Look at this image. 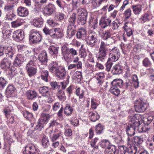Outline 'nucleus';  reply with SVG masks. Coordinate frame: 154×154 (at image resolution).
<instances>
[{
	"instance_id": "nucleus-1",
	"label": "nucleus",
	"mask_w": 154,
	"mask_h": 154,
	"mask_svg": "<svg viewBox=\"0 0 154 154\" xmlns=\"http://www.w3.org/2000/svg\"><path fill=\"white\" fill-rule=\"evenodd\" d=\"M37 63L36 57L33 56L32 59L26 64V69L29 76L34 75L37 72L36 68L34 67L36 65Z\"/></svg>"
},
{
	"instance_id": "nucleus-2",
	"label": "nucleus",
	"mask_w": 154,
	"mask_h": 154,
	"mask_svg": "<svg viewBox=\"0 0 154 154\" xmlns=\"http://www.w3.org/2000/svg\"><path fill=\"white\" fill-rule=\"evenodd\" d=\"M108 51V45L103 41L100 42L99 49L97 60L103 62L106 58V55Z\"/></svg>"
},
{
	"instance_id": "nucleus-3",
	"label": "nucleus",
	"mask_w": 154,
	"mask_h": 154,
	"mask_svg": "<svg viewBox=\"0 0 154 154\" xmlns=\"http://www.w3.org/2000/svg\"><path fill=\"white\" fill-rule=\"evenodd\" d=\"M29 39L33 43H37L41 41L42 37L39 31L32 30L30 32Z\"/></svg>"
},
{
	"instance_id": "nucleus-4",
	"label": "nucleus",
	"mask_w": 154,
	"mask_h": 154,
	"mask_svg": "<svg viewBox=\"0 0 154 154\" xmlns=\"http://www.w3.org/2000/svg\"><path fill=\"white\" fill-rule=\"evenodd\" d=\"M23 62V58L21 55H17L14 61L13 65L10 68L11 72L16 70V68L21 66Z\"/></svg>"
},
{
	"instance_id": "nucleus-5",
	"label": "nucleus",
	"mask_w": 154,
	"mask_h": 154,
	"mask_svg": "<svg viewBox=\"0 0 154 154\" xmlns=\"http://www.w3.org/2000/svg\"><path fill=\"white\" fill-rule=\"evenodd\" d=\"M120 56V53L118 49L114 48L111 51L108 60L111 62H115L119 59Z\"/></svg>"
},
{
	"instance_id": "nucleus-6",
	"label": "nucleus",
	"mask_w": 154,
	"mask_h": 154,
	"mask_svg": "<svg viewBox=\"0 0 154 154\" xmlns=\"http://www.w3.org/2000/svg\"><path fill=\"white\" fill-rule=\"evenodd\" d=\"M147 108V104L141 100H137L135 103V110L137 112H143Z\"/></svg>"
},
{
	"instance_id": "nucleus-7",
	"label": "nucleus",
	"mask_w": 154,
	"mask_h": 154,
	"mask_svg": "<svg viewBox=\"0 0 154 154\" xmlns=\"http://www.w3.org/2000/svg\"><path fill=\"white\" fill-rule=\"evenodd\" d=\"M14 51L12 50L10 48L3 47L1 48L0 47V56L2 57L5 53L6 56L9 58L12 59Z\"/></svg>"
},
{
	"instance_id": "nucleus-8",
	"label": "nucleus",
	"mask_w": 154,
	"mask_h": 154,
	"mask_svg": "<svg viewBox=\"0 0 154 154\" xmlns=\"http://www.w3.org/2000/svg\"><path fill=\"white\" fill-rule=\"evenodd\" d=\"M25 150L23 153L26 154H39L38 149L32 144L28 145L25 147Z\"/></svg>"
},
{
	"instance_id": "nucleus-9",
	"label": "nucleus",
	"mask_w": 154,
	"mask_h": 154,
	"mask_svg": "<svg viewBox=\"0 0 154 154\" xmlns=\"http://www.w3.org/2000/svg\"><path fill=\"white\" fill-rule=\"evenodd\" d=\"M56 8L54 5L49 3L44 7L43 13L45 15H50L54 12Z\"/></svg>"
},
{
	"instance_id": "nucleus-10",
	"label": "nucleus",
	"mask_w": 154,
	"mask_h": 154,
	"mask_svg": "<svg viewBox=\"0 0 154 154\" xmlns=\"http://www.w3.org/2000/svg\"><path fill=\"white\" fill-rule=\"evenodd\" d=\"M24 37V32L21 29H18L14 31L13 35L14 40L18 42L23 40Z\"/></svg>"
},
{
	"instance_id": "nucleus-11",
	"label": "nucleus",
	"mask_w": 154,
	"mask_h": 154,
	"mask_svg": "<svg viewBox=\"0 0 154 154\" xmlns=\"http://www.w3.org/2000/svg\"><path fill=\"white\" fill-rule=\"evenodd\" d=\"M55 74L57 78L63 79L66 76L67 73L64 67L60 66Z\"/></svg>"
},
{
	"instance_id": "nucleus-12",
	"label": "nucleus",
	"mask_w": 154,
	"mask_h": 154,
	"mask_svg": "<svg viewBox=\"0 0 154 154\" xmlns=\"http://www.w3.org/2000/svg\"><path fill=\"white\" fill-rule=\"evenodd\" d=\"M140 118V116L138 114H135L132 117H130L129 124L134 126H139Z\"/></svg>"
},
{
	"instance_id": "nucleus-13",
	"label": "nucleus",
	"mask_w": 154,
	"mask_h": 154,
	"mask_svg": "<svg viewBox=\"0 0 154 154\" xmlns=\"http://www.w3.org/2000/svg\"><path fill=\"white\" fill-rule=\"evenodd\" d=\"M111 20L108 19H106L105 18L102 16L99 20V24L100 26L103 29H104L108 26H111Z\"/></svg>"
},
{
	"instance_id": "nucleus-14",
	"label": "nucleus",
	"mask_w": 154,
	"mask_h": 154,
	"mask_svg": "<svg viewBox=\"0 0 154 154\" xmlns=\"http://www.w3.org/2000/svg\"><path fill=\"white\" fill-rule=\"evenodd\" d=\"M39 91L40 94L43 97H48L50 95V89L46 86L40 87Z\"/></svg>"
},
{
	"instance_id": "nucleus-15",
	"label": "nucleus",
	"mask_w": 154,
	"mask_h": 154,
	"mask_svg": "<svg viewBox=\"0 0 154 154\" xmlns=\"http://www.w3.org/2000/svg\"><path fill=\"white\" fill-rule=\"evenodd\" d=\"M69 49L66 45H63L61 47L62 54L64 59L66 60H69Z\"/></svg>"
},
{
	"instance_id": "nucleus-16",
	"label": "nucleus",
	"mask_w": 154,
	"mask_h": 154,
	"mask_svg": "<svg viewBox=\"0 0 154 154\" xmlns=\"http://www.w3.org/2000/svg\"><path fill=\"white\" fill-rule=\"evenodd\" d=\"M151 14L150 12H147L142 15L139 19L141 23H144L146 22L149 21L151 19Z\"/></svg>"
},
{
	"instance_id": "nucleus-17",
	"label": "nucleus",
	"mask_w": 154,
	"mask_h": 154,
	"mask_svg": "<svg viewBox=\"0 0 154 154\" xmlns=\"http://www.w3.org/2000/svg\"><path fill=\"white\" fill-rule=\"evenodd\" d=\"M60 66L56 62H53L49 64L48 69L50 72L55 74Z\"/></svg>"
},
{
	"instance_id": "nucleus-18",
	"label": "nucleus",
	"mask_w": 154,
	"mask_h": 154,
	"mask_svg": "<svg viewBox=\"0 0 154 154\" xmlns=\"http://www.w3.org/2000/svg\"><path fill=\"white\" fill-rule=\"evenodd\" d=\"M76 26L68 25L66 31L67 37L70 38L75 33Z\"/></svg>"
},
{
	"instance_id": "nucleus-19",
	"label": "nucleus",
	"mask_w": 154,
	"mask_h": 154,
	"mask_svg": "<svg viewBox=\"0 0 154 154\" xmlns=\"http://www.w3.org/2000/svg\"><path fill=\"white\" fill-rule=\"evenodd\" d=\"M11 64V61L5 58L2 60L0 66L2 69L6 70L10 68Z\"/></svg>"
},
{
	"instance_id": "nucleus-20",
	"label": "nucleus",
	"mask_w": 154,
	"mask_h": 154,
	"mask_svg": "<svg viewBox=\"0 0 154 154\" xmlns=\"http://www.w3.org/2000/svg\"><path fill=\"white\" fill-rule=\"evenodd\" d=\"M17 12L19 16L22 17H26L29 14L28 9L22 7H20L18 8Z\"/></svg>"
},
{
	"instance_id": "nucleus-21",
	"label": "nucleus",
	"mask_w": 154,
	"mask_h": 154,
	"mask_svg": "<svg viewBox=\"0 0 154 154\" xmlns=\"http://www.w3.org/2000/svg\"><path fill=\"white\" fill-rule=\"evenodd\" d=\"M50 117L51 116L49 114L42 113L38 120V122L43 125L46 124Z\"/></svg>"
},
{
	"instance_id": "nucleus-22",
	"label": "nucleus",
	"mask_w": 154,
	"mask_h": 154,
	"mask_svg": "<svg viewBox=\"0 0 154 154\" xmlns=\"http://www.w3.org/2000/svg\"><path fill=\"white\" fill-rule=\"evenodd\" d=\"M112 29L107 30L103 32V39L105 40H107L108 38L111 41V44H112L114 43L115 41L114 39L112 38H110L111 35L112 34Z\"/></svg>"
},
{
	"instance_id": "nucleus-23",
	"label": "nucleus",
	"mask_w": 154,
	"mask_h": 154,
	"mask_svg": "<svg viewBox=\"0 0 154 154\" xmlns=\"http://www.w3.org/2000/svg\"><path fill=\"white\" fill-rule=\"evenodd\" d=\"M54 32L52 34V38L58 39L62 37V31L60 28H54L53 29Z\"/></svg>"
},
{
	"instance_id": "nucleus-24",
	"label": "nucleus",
	"mask_w": 154,
	"mask_h": 154,
	"mask_svg": "<svg viewBox=\"0 0 154 154\" xmlns=\"http://www.w3.org/2000/svg\"><path fill=\"white\" fill-rule=\"evenodd\" d=\"M137 126H134L129 124L126 128V131L128 136H131L135 134V130Z\"/></svg>"
},
{
	"instance_id": "nucleus-25",
	"label": "nucleus",
	"mask_w": 154,
	"mask_h": 154,
	"mask_svg": "<svg viewBox=\"0 0 154 154\" xmlns=\"http://www.w3.org/2000/svg\"><path fill=\"white\" fill-rule=\"evenodd\" d=\"M38 60L40 62L42 63L47 62L48 61L47 54L45 51H43L39 55Z\"/></svg>"
},
{
	"instance_id": "nucleus-26",
	"label": "nucleus",
	"mask_w": 154,
	"mask_h": 154,
	"mask_svg": "<svg viewBox=\"0 0 154 154\" xmlns=\"http://www.w3.org/2000/svg\"><path fill=\"white\" fill-rule=\"evenodd\" d=\"M15 89V87L13 85H9L6 90V94L7 96L8 97H10L14 94Z\"/></svg>"
},
{
	"instance_id": "nucleus-27",
	"label": "nucleus",
	"mask_w": 154,
	"mask_h": 154,
	"mask_svg": "<svg viewBox=\"0 0 154 154\" xmlns=\"http://www.w3.org/2000/svg\"><path fill=\"white\" fill-rule=\"evenodd\" d=\"M26 95L28 99L32 100L37 97V94L34 91L29 90L26 92Z\"/></svg>"
},
{
	"instance_id": "nucleus-28",
	"label": "nucleus",
	"mask_w": 154,
	"mask_h": 154,
	"mask_svg": "<svg viewBox=\"0 0 154 154\" xmlns=\"http://www.w3.org/2000/svg\"><path fill=\"white\" fill-rule=\"evenodd\" d=\"M142 137V136H136L134 137L133 141L134 146H139L143 143V139Z\"/></svg>"
},
{
	"instance_id": "nucleus-29",
	"label": "nucleus",
	"mask_w": 154,
	"mask_h": 154,
	"mask_svg": "<svg viewBox=\"0 0 154 154\" xmlns=\"http://www.w3.org/2000/svg\"><path fill=\"white\" fill-rule=\"evenodd\" d=\"M131 8L134 14L136 15L139 14L141 12L142 8L141 5L140 4L133 5Z\"/></svg>"
},
{
	"instance_id": "nucleus-30",
	"label": "nucleus",
	"mask_w": 154,
	"mask_h": 154,
	"mask_svg": "<svg viewBox=\"0 0 154 154\" xmlns=\"http://www.w3.org/2000/svg\"><path fill=\"white\" fill-rule=\"evenodd\" d=\"M32 23L33 25L37 28L41 27L43 24V20L40 18L34 19L33 20Z\"/></svg>"
},
{
	"instance_id": "nucleus-31",
	"label": "nucleus",
	"mask_w": 154,
	"mask_h": 154,
	"mask_svg": "<svg viewBox=\"0 0 154 154\" xmlns=\"http://www.w3.org/2000/svg\"><path fill=\"white\" fill-rule=\"evenodd\" d=\"M123 81L120 79H116L113 80L111 82L112 86L116 87H119L121 88L123 86Z\"/></svg>"
},
{
	"instance_id": "nucleus-32",
	"label": "nucleus",
	"mask_w": 154,
	"mask_h": 154,
	"mask_svg": "<svg viewBox=\"0 0 154 154\" xmlns=\"http://www.w3.org/2000/svg\"><path fill=\"white\" fill-rule=\"evenodd\" d=\"M12 27L16 28L23 25V20L20 18H18L16 20L11 22Z\"/></svg>"
},
{
	"instance_id": "nucleus-33",
	"label": "nucleus",
	"mask_w": 154,
	"mask_h": 154,
	"mask_svg": "<svg viewBox=\"0 0 154 154\" xmlns=\"http://www.w3.org/2000/svg\"><path fill=\"white\" fill-rule=\"evenodd\" d=\"M85 41L86 44L89 46L93 47L97 44L98 40L94 39L91 38L86 37L85 39Z\"/></svg>"
},
{
	"instance_id": "nucleus-34",
	"label": "nucleus",
	"mask_w": 154,
	"mask_h": 154,
	"mask_svg": "<svg viewBox=\"0 0 154 154\" xmlns=\"http://www.w3.org/2000/svg\"><path fill=\"white\" fill-rule=\"evenodd\" d=\"M111 71L113 74H121L122 72L121 66L119 65H116L112 68Z\"/></svg>"
},
{
	"instance_id": "nucleus-35",
	"label": "nucleus",
	"mask_w": 154,
	"mask_h": 154,
	"mask_svg": "<svg viewBox=\"0 0 154 154\" xmlns=\"http://www.w3.org/2000/svg\"><path fill=\"white\" fill-rule=\"evenodd\" d=\"M116 149V147L114 145H111L109 147L105 149V154H115Z\"/></svg>"
},
{
	"instance_id": "nucleus-36",
	"label": "nucleus",
	"mask_w": 154,
	"mask_h": 154,
	"mask_svg": "<svg viewBox=\"0 0 154 154\" xmlns=\"http://www.w3.org/2000/svg\"><path fill=\"white\" fill-rule=\"evenodd\" d=\"M86 33V31L84 29H79L76 33L77 38L83 39Z\"/></svg>"
},
{
	"instance_id": "nucleus-37",
	"label": "nucleus",
	"mask_w": 154,
	"mask_h": 154,
	"mask_svg": "<svg viewBox=\"0 0 154 154\" xmlns=\"http://www.w3.org/2000/svg\"><path fill=\"white\" fill-rule=\"evenodd\" d=\"M77 13H78V17H81L87 18L88 13L86 10L82 8H80L78 9Z\"/></svg>"
},
{
	"instance_id": "nucleus-38",
	"label": "nucleus",
	"mask_w": 154,
	"mask_h": 154,
	"mask_svg": "<svg viewBox=\"0 0 154 154\" xmlns=\"http://www.w3.org/2000/svg\"><path fill=\"white\" fill-rule=\"evenodd\" d=\"M76 15L75 13H73L68 19V25L75 26V25L76 19Z\"/></svg>"
},
{
	"instance_id": "nucleus-39",
	"label": "nucleus",
	"mask_w": 154,
	"mask_h": 154,
	"mask_svg": "<svg viewBox=\"0 0 154 154\" xmlns=\"http://www.w3.org/2000/svg\"><path fill=\"white\" fill-rule=\"evenodd\" d=\"M89 115L90 119L93 122H94L99 119L100 118L99 115L97 112L95 114L94 113L91 112H89Z\"/></svg>"
},
{
	"instance_id": "nucleus-40",
	"label": "nucleus",
	"mask_w": 154,
	"mask_h": 154,
	"mask_svg": "<svg viewBox=\"0 0 154 154\" xmlns=\"http://www.w3.org/2000/svg\"><path fill=\"white\" fill-rule=\"evenodd\" d=\"M49 53L51 55H56L58 52L59 47L54 45H51L49 48Z\"/></svg>"
},
{
	"instance_id": "nucleus-41",
	"label": "nucleus",
	"mask_w": 154,
	"mask_h": 154,
	"mask_svg": "<svg viewBox=\"0 0 154 154\" xmlns=\"http://www.w3.org/2000/svg\"><path fill=\"white\" fill-rule=\"evenodd\" d=\"M73 111V109L69 104H67L64 109V112L65 115L69 116L71 115Z\"/></svg>"
},
{
	"instance_id": "nucleus-42",
	"label": "nucleus",
	"mask_w": 154,
	"mask_h": 154,
	"mask_svg": "<svg viewBox=\"0 0 154 154\" xmlns=\"http://www.w3.org/2000/svg\"><path fill=\"white\" fill-rule=\"evenodd\" d=\"M61 135V132L60 131H58L57 132L55 131L52 136L51 137V138L53 142L55 141Z\"/></svg>"
},
{
	"instance_id": "nucleus-43",
	"label": "nucleus",
	"mask_w": 154,
	"mask_h": 154,
	"mask_svg": "<svg viewBox=\"0 0 154 154\" xmlns=\"http://www.w3.org/2000/svg\"><path fill=\"white\" fill-rule=\"evenodd\" d=\"M43 31L46 35H49L52 38V34L54 31L53 29H49L45 27L44 28Z\"/></svg>"
},
{
	"instance_id": "nucleus-44",
	"label": "nucleus",
	"mask_w": 154,
	"mask_h": 154,
	"mask_svg": "<svg viewBox=\"0 0 154 154\" xmlns=\"http://www.w3.org/2000/svg\"><path fill=\"white\" fill-rule=\"evenodd\" d=\"M110 92L115 95H118L120 93V91L118 88L112 86L110 88Z\"/></svg>"
},
{
	"instance_id": "nucleus-45",
	"label": "nucleus",
	"mask_w": 154,
	"mask_h": 154,
	"mask_svg": "<svg viewBox=\"0 0 154 154\" xmlns=\"http://www.w3.org/2000/svg\"><path fill=\"white\" fill-rule=\"evenodd\" d=\"M75 94L79 97V99H82L84 97V91L83 90L81 91L80 88H78L76 90Z\"/></svg>"
},
{
	"instance_id": "nucleus-46",
	"label": "nucleus",
	"mask_w": 154,
	"mask_h": 154,
	"mask_svg": "<svg viewBox=\"0 0 154 154\" xmlns=\"http://www.w3.org/2000/svg\"><path fill=\"white\" fill-rule=\"evenodd\" d=\"M154 119L153 116H149L148 117H144L143 119V121L144 124L148 126L151 122Z\"/></svg>"
},
{
	"instance_id": "nucleus-47",
	"label": "nucleus",
	"mask_w": 154,
	"mask_h": 154,
	"mask_svg": "<svg viewBox=\"0 0 154 154\" xmlns=\"http://www.w3.org/2000/svg\"><path fill=\"white\" fill-rule=\"evenodd\" d=\"M48 71L43 70L41 72V77L42 79L45 82H47L48 78Z\"/></svg>"
},
{
	"instance_id": "nucleus-48",
	"label": "nucleus",
	"mask_w": 154,
	"mask_h": 154,
	"mask_svg": "<svg viewBox=\"0 0 154 154\" xmlns=\"http://www.w3.org/2000/svg\"><path fill=\"white\" fill-rule=\"evenodd\" d=\"M41 143L44 147L46 148L48 147L49 145L48 138L46 137H43L41 141Z\"/></svg>"
},
{
	"instance_id": "nucleus-49",
	"label": "nucleus",
	"mask_w": 154,
	"mask_h": 154,
	"mask_svg": "<svg viewBox=\"0 0 154 154\" xmlns=\"http://www.w3.org/2000/svg\"><path fill=\"white\" fill-rule=\"evenodd\" d=\"M143 65L146 67H150L152 65L151 63L149 60L147 58H145L142 62Z\"/></svg>"
},
{
	"instance_id": "nucleus-50",
	"label": "nucleus",
	"mask_w": 154,
	"mask_h": 154,
	"mask_svg": "<svg viewBox=\"0 0 154 154\" xmlns=\"http://www.w3.org/2000/svg\"><path fill=\"white\" fill-rule=\"evenodd\" d=\"M134 149L133 150L131 148V145H128V148H127L126 152L128 154H135L136 152L137 148L136 146H134Z\"/></svg>"
},
{
	"instance_id": "nucleus-51",
	"label": "nucleus",
	"mask_w": 154,
	"mask_h": 154,
	"mask_svg": "<svg viewBox=\"0 0 154 154\" xmlns=\"http://www.w3.org/2000/svg\"><path fill=\"white\" fill-rule=\"evenodd\" d=\"M132 14L130 8L126 9L124 12L123 14L125 19L129 18Z\"/></svg>"
},
{
	"instance_id": "nucleus-52",
	"label": "nucleus",
	"mask_w": 154,
	"mask_h": 154,
	"mask_svg": "<svg viewBox=\"0 0 154 154\" xmlns=\"http://www.w3.org/2000/svg\"><path fill=\"white\" fill-rule=\"evenodd\" d=\"M111 145L109 141L106 140H103L101 144V146L102 148H105V149L109 147Z\"/></svg>"
},
{
	"instance_id": "nucleus-53",
	"label": "nucleus",
	"mask_w": 154,
	"mask_h": 154,
	"mask_svg": "<svg viewBox=\"0 0 154 154\" xmlns=\"http://www.w3.org/2000/svg\"><path fill=\"white\" fill-rule=\"evenodd\" d=\"M23 115L25 118L28 120L30 119L33 117V115L32 113L26 110L23 112Z\"/></svg>"
},
{
	"instance_id": "nucleus-54",
	"label": "nucleus",
	"mask_w": 154,
	"mask_h": 154,
	"mask_svg": "<svg viewBox=\"0 0 154 154\" xmlns=\"http://www.w3.org/2000/svg\"><path fill=\"white\" fill-rule=\"evenodd\" d=\"M16 15L12 11L10 13H8L7 14L6 18V20L11 21L13 20L14 18H15Z\"/></svg>"
},
{
	"instance_id": "nucleus-55",
	"label": "nucleus",
	"mask_w": 154,
	"mask_h": 154,
	"mask_svg": "<svg viewBox=\"0 0 154 154\" xmlns=\"http://www.w3.org/2000/svg\"><path fill=\"white\" fill-rule=\"evenodd\" d=\"M81 0H72V5L73 9H77L79 5Z\"/></svg>"
},
{
	"instance_id": "nucleus-56",
	"label": "nucleus",
	"mask_w": 154,
	"mask_h": 154,
	"mask_svg": "<svg viewBox=\"0 0 154 154\" xmlns=\"http://www.w3.org/2000/svg\"><path fill=\"white\" fill-rule=\"evenodd\" d=\"M97 79L98 83H100L102 82V79L104 78V75L103 72L98 73L96 74Z\"/></svg>"
},
{
	"instance_id": "nucleus-57",
	"label": "nucleus",
	"mask_w": 154,
	"mask_h": 154,
	"mask_svg": "<svg viewBox=\"0 0 154 154\" xmlns=\"http://www.w3.org/2000/svg\"><path fill=\"white\" fill-rule=\"evenodd\" d=\"M127 147L124 146L119 147L118 149V154H125L126 152Z\"/></svg>"
},
{
	"instance_id": "nucleus-58",
	"label": "nucleus",
	"mask_w": 154,
	"mask_h": 154,
	"mask_svg": "<svg viewBox=\"0 0 154 154\" xmlns=\"http://www.w3.org/2000/svg\"><path fill=\"white\" fill-rule=\"evenodd\" d=\"M64 92L61 90H60L57 93V96L60 100L62 101L63 99L64 98Z\"/></svg>"
},
{
	"instance_id": "nucleus-59",
	"label": "nucleus",
	"mask_w": 154,
	"mask_h": 154,
	"mask_svg": "<svg viewBox=\"0 0 154 154\" xmlns=\"http://www.w3.org/2000/svg\"><path fill=\"white\" fill-rule=\"evenodd\" d=\"M89 38H91L97 40L98 36L97 33L94 31L91 32L88 36Z\"/></svg>"
},
{
	"instance_id": "nucleus-60",
	"label": "nucleus",
	"mask_w": 154,
	"mask_h": 154,
	"mask_svg": "<svg viewBox=\"0 0 154 154\" xmlns=\"http://www.w3.org/2000/svg\"><path fill=\"white\" fill-rule=\"evenodd\" d=\"M103 130V128L101 124H99L95 127V130L97 134H100Z\"/></svg>"
},
{
	"instance_id": "nucleus-61",
	"label": "nucleus",
	"mask_w": 154,
	"mask_h": 154,
	"mask_svg": "<svg viewBox=\"0 0 154 154\" xmlns=\"http://www.w3.org/2000/svg\"><path fill=\"white\" fill-rule=\"evenodd\" d=\"M14 6L12 5L8 4L6 5L4 7V10L6 12H10L12 11Z\"/></svg>"
},
{
	"instance_id": "nucleus-62",
	"label": "nucleus",
	"mask_w": 154,
	"mask_h": 154,
	"mask_svg": "<svg viewBox=\"0 0 154 154\" xmlns=\"http://www.w3.org/2000/svg\"><path fill=\"white\" fill-rule=\"evenodd\" d=\"M69 60L71 58V56L72 57H73L75 55H76L77 54V51L73 48H71L69 49Z\"/></svg>"
},
{
	"instance_id": "nucleus-63",
	"label": "nucleus",
	"mask_w": 154,
	"mask_h": 154,
	"mask_svg": "<svg viewBox=\"0 0 154 154\" xmlns=\"http://www.w3.org/2000/svg\"><path fill=\"white\" fill-rule=\"evenodd\" d=\"M69 76L67 75L66 77V80L65 82H61L62 85V88L63 89H64L66 87V85L69 83Z\"/></svg>"
},
{
	"instance_id": "nucleus-64",
	"label": "nucleus",
	"mask_w": 154,
	"mask_h": 154,
	"mask_svg": "<svg viewBox=\"0 0 154 154\" xmlns=\"http://www.w3.org/2000/svg\"><path fill=\"white\" fill-rule=\"evenodd\" d=\"M64 14L62 13H59L57 14L54 17V19L56 21H59L63 20L64 18Z\"/></svg>"
}]
</instances>
